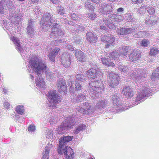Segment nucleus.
<instances>
[{
    "label": "nucleus",
    "instance_id": "obj_24",
    "mask_svg": "<svg viewBox=\"0 0 159 159\" xmlns=\"http://www.w3.org/2000/svg\"><path fill=\"white\" fill-rule=\"evenodd\" d=\"M72 138H71V137L70 136H63V137L59 139V147H64L66 143L69 141H71Z\"/></svg>",
    "mask_w": 159,
    "mask_h": 159
},
{
    "label": "nucleus",
    "instance_id": "obj_9",
    "mask_svg": "<svg viewBox=\"0 0 159 159\" xmlns=\"http://www.w3.org/2000/svg\"><path fill=\"white\" fill-rule=\"evenodd\" d=\"M89 89L90 92H102L104 87L101 80H95L91 81L89 83Z\"/></svg>",
    "mask_w": 159,
    "mask_h": 159
},
{
    "label": "nucleus",
    "instance_id": "obj_5",
    "mask_svg": "<svg viewBox=\"0 0 159 159\" xmlns=\"http://www.w3.org/2000/svg\"><path fill=\"white\" fill-rule=\"evenodd\" d=\"M48 103V106L52 108H55L56 105L62 100V96L58 94L56 90H51L47 94Z\"/></svg>",
    "mask_w": 159,
    "mask_h": 159
},
{
    "label": "nucleus",
    "instance_id": "obj_8",
    "mask_svg": "<svg viewBox=\"0 0 159 159\" xmlns=\"http://www.w3.org/2000/svg\"><path fill=\"white\" fill-rule=\"evenodd\" d=\"M109 17L111 20H103V22L110 29H113L115 27L112 20L119 23L124 18L123 16L115 14H111Z\"/></svg>",
    "mask_w": 159,
    "mask_h": 159
},
{
    "label": "nucleus",
    "instance_id": "obj_34",
    "mask_svg": "<svg viewBox=\"0 0 159 159\" xmlns=\"http://www.w3.org/2000/svg\"><path fill=\"white\" fill-rule=\"evenodd\" d=\"M106 101L104 100H100V101L97 104L95 107V110H102L105 108L106 105Z\"/></svg>",
    "mask_w": 159,
    "mask_h": 159
},
{
    "label": "nucleus",
    "instance_id": "obj_57",
    "mask_svg": "<svg viewBox=\"0 0 159 159\" xmlns=\"http://www.w3.org/2000/svg\"><path fill=\"white\" fill-rule=\"evenodd\" d=\"M45 130L46 131H48V132L47 134L48 136H49V137H51V136H52V135L53 134H54V133L53 132V131L52 130H49V129L47 128H46Z\"/></svg>",
    "mask_w": 159,
    "mask_h": 159
},
{
    "label": "nucleus",
    "instance_id": "obj_56",
    "mask_svg": "<svg viewBox=\"0 0 159 159\" xmlns=\"http://www.w3.org/2000/svg\"><path fill=\"white\" fill-rule=\"evenodd\" d=\"M58 13L61 15H63L65 13V10L63 7H58Z\"/></svg>",
    "mask_w": 159,
    "mask_h": 159
},
{
    "label": "nucleus",
    "instance_id": "obj_50",
    "mask_svg": "<svg viewBox=\"0 0 159 159\" xmlns=\"http://www.w3.org/2000/svg\"><path fill=\"white\" fill-rule=\"evenodd\" d=\"M75 31L77 33H80L84 31V27L80 25H77L75 29Z\"/></svg>",
    "mask_w": 159,
    "mask_h": 159
},
{
    "label": "nucleus",
    "instance_id": "obj_6",
    "mask_svg": "<svg viewBox=\"0 0 159 159\" xmlns=\"http://www.w3.org/2000/svg\"><path fill=\"white\" fill-rule=\"evenodd\" d=\"M142 86H140L141 88L140 90L138 91L137 96L136 97L135 102L133 105H137L139 103L140 101H143L145 98L150 96V93H152V90L149 86L141 84Z\"/></svg>",
    "mask_w": 159,
    "mask_h": 159
},
{
    "label": "nucleus",
    "instance_id": "obj_43",
    "mask_svg": "<svg viewBox=\"0 0 159 159\" xmlns=\"http://www.w3.org/2000/svg\"><path fill=\"white\" fill-rule=\"evenodd\" d=\"M159 52V51L157 48L152 47L150 50L149 54L151 56H155Z\"/></svg>",
    "mask_w": 159,
    "mask_h": 159
},
{
    "label": "nucleus",
    "instance_id": "obj_53",
    "mask_svg": "<svg viewBox=\"0 0 159 159\" xmlns=\"http://www.w3.org/2000/svg\"><path fill=\"white\" fill-rule=\"evenodd\" d=\"M124 8L120 7L116 9V13L119 14H122L124 13Z\"/></svg>",
    "mask_w": 159,
    "mask_h": 159
},
{
    "label": "nucleus",
    "instance_id": "obj_37",
    "mask_svg": "<svg viewBox=\"0 0 159 159\" xmlns=\"http://www.w3.org/2000/svg\"><path fill=\"white\" fill-rule=\"evenodd\" d=\"M15 111L18 114L22 115L24 114L25 109L23 105H19L16 106Z\"/></svg>",
    "mask_w": 159,
    "mask_h": 159
},
{
    "label": "nucleus",
    "instance_id": "obj_54",
    "mask_svg": "<svg viewBox=\"0 0 159 159\" xmlns=\"http://www.w3.org/2000/svg\"><path fill=\"white\" fill-rule=\"evenodd\" d=\"M87 16L91 20H94L96 17V15L94 13H89L88 14Z\"/></svg>",
    "mask_w": 159,
    "mask_h": 159
},
{
    "label": "nucleus",
    "instance_id": "obj_59",
    "mask_svg": "<svg viewBox=\"0 0 159 159\" xmlns=\"http://www.w3.org/2000/svg\"><path fill=\"white\" fill-rule=\"evenodd\" d=\"M71 17L74 20H78V17L74 13L71 15Z\"/></svg>",
    "mask_w": 159,
    "mask_h": 159
},
{
    "label": "nucleus",
    "instance_id": "obj_29",
    "mask_svg": "<svg viewBox=\"0 0 159 159\" xmlns=\"http://www.w3.org/2000/svg\"><path fill=\"white\" fill-rule=\"evenodd\" d=\"M86 98L85 95L82 93H79L76 96H72L71 99L73 102H79Z\"/></svg>",
    "mask_w": 159,
    "mask_h": 159
},
{
    "label": "nucleus",
    "instance_id": "obj_20",
    "mask_svg": "<svg viewBox=\"0 0 159 159\" xmlns=\"http://www.w3.org/2000/svg\"><path fill=\"white\" fill-rule=\"evenodd\" d=\"M77 111L82 113L83 114L86 115L91 114L94 112L96 110L95 108H93L91 106H89L88 108L85 109V108H82L79 107L76 108Z\"/></svg>",
    "mask_w": 159,
    "mask_h": 159
},
{
    "label": "nucleus",
    "instance_id": "obj_61",
    "mask_svg": "<svg viewBox=\"0 0 159 159\" xmlns=\"http://www.w3.org/2000/svg\"><path fill=\"white\" fill-rule=\"evenodd\" d=\"M89 104V103L88 102H85L84 103L83 105V108H85V109L88 108L89 106H91Z\"/></svg>",
    "mask_w": 159,
    "mask_h": 159
},
{
    "label": "nucleus",
    "instance_id": "obj_16",
    "mask_svg": "<svg viewBox=\"0 0 159 159\" xmlns=\"http://www.w3.org/2000/svg\"><path fill=\"white\" fill-rule=\"evenodd\" d=\"M68 85L70 86L69 89L71 93H74L75 90L76 91H78L81 89V85L78 81H75V83L71 80L69 81L68 82Z\"/></svg>",
    "mask_w": 159,
    "mask_h": 159
},
{
    "label": "nucleus",
    "instance_id": "obj_10",
    "mask_svg": "<svg viewBox=\"0 0 159 159\" xmlns=\"http://www.w3.org/2000/svg\"><path fill=\"white\" fill-rule=\"evenodd\" d=\"M107 75L109 86L112 88H115L119 83L118 76L114 72L109 71L107 72Z\"/></svg>",
    "mask_w": 159,
    "mask_h": 159
},
{
    "label": "nucleus",
    "instance_id": "obj_28",
    "mask_svg": "<svg viewBox=\"0 0 159 159\" xmlns=\"http://www.w3.org/2000/svg\"><path fill=\"white\" fill-rule=\"evenodd\" d=\"M53 147V145L51 144H48L46 146L45 150L44 151L43 154V156L42 159H48L49 154V151Z\"/></svg>",
    "mask_w": 159,
    "mask_h": 159
},
{
    "label": "nucleus",
    "instance_id": "obj_38",
    "mask_svg": "<svg viewBox=\"0 0 159 159\" xmlns=\"http://www.w3.org/2000/svg\"><path fill=\"white\" fill-rule=\"evenodd\" d=\"M120 48V53L124 56H125L130 50V48L129 46H126Z\"/></svg>",
    "mask_w": 159,
    "mask_h": 159
},
{
    "label": "nucleus",
    "instance_id": "obj_45",
    "mask_svg": "<svg viewBox=\"0 0 159 159\" xmlns=\"http://www.w3.org/2000/svg\"><path fill=\"white\" fill-rule=\"evenodd\" d=\"M141 26L139 25H134L132 26V28H130L131 30V33L133 32H135L136 31L139 30L141 29Z\"/></svg>",
    "mask_w": 159,
    "mask_h": 159
},
{
    "label": "nucleus",
    "instance_id": "obj_33",
    "mask_svg": "<svg viewBox=\"0 0 159 159\" xmlns=\"http://www.w3.org/2000/svg\"><path fill=\"white\" fill-rule=\"evenodd\" d=\"M5 5H6L9 12H12L15 10V7L13 5L12 2L10 0H3Z\"/></svg>",
    "mask_w": 159,
    "mask_h": 159
},
{
    "label": "nucleus",
    "instance_id": "obj_30",
    "mask_svg": "<svg viewBox=\"0 0 159 159\" xmlns=\"http://www.w3.org/2000/svg\"><path fill=\"white\" fill-rule=\"evenodd\" d=\"M119 97V94L117 93H115L112 96V102L115 107H118L120 105L121 106L120 103Z\"/></svg>",
    "mask_w": 159,
    "mask_h": 159
},
{
    "label": "nucleus",
    "instance_id": "obj_60",
    "mask_svg": "<svg viewBox=\"0 0 159 159\" xmlns=\"http://www.w3.org/2000/svg\"><path fill=\"white\" fill-rule=\"evenodd\" d=\"M10 104L8 102H4L3 104V106L4 107L6 108L7 109H8L10 108Z\"/></svg>",
    "mask_w": 159,
    "mask_h": 159
},
{
    "label": "nucleus",
    "instance_id": "obj_26",
    "mask_svg": "<svg viewBox=\"0 0 159 159\" xmlns=\"http://www.w3.org/2000/svg\"><path fill=\"white\" fill-rule=\"evenodd\" d=\"M140 53L136 50H134L129 54V58L132 61L137 60L140 57Z\"/></svg>",
    "mask_w": 159,
    "mask_h": 159
},
{
    "label": "nucleus",
    "instance_id": "obj_2",
    "mask_svg": "<svg viewBox=\"0 0 159 159\" xmlns=\"http://www.w3.org/2000/svg\"><path fill=\"white\" fill-rule=\"evenodd\" d=\"M119 55L118 51H116L107 54L105 57L101 58L102 63L104 65L108 66H114L117 67L121 72L125 73L128 71L129 70L128 67L123 65L121 63L117 62L116 63L114 64L113 60H115L116 62L118 61Z\"/></svg>",
    "mask_w": 159,
    "mask_h": 159
},
{
    "label": "nucleus",
    "instance_id": "obj_58",
    "mask_svg": "<svg viewBox=\"0 0 159 159\" xmlns=\"http://www.w3.org/2000/svg\"><path fill=\"white\" fill-rule=\"evenodd\" d=\"M81 40V38H75L73 39V42L75 43H79Z\"/></svg>",
    "mask_w": 159,
    "mask_h": 159
},
{
    "label": "nucleus",
    "instance_id": "obj_1",
    "mask_svg": "<svg viewBox=\"0 0 159 159\" xmlns=\"http://www.w3.org/2000/svg\"><path fill=\"white\" fill-rule=\"evenodd\" d=\"M29 63L32 70L34 71V74L36 75L39 74L40 75L43 74L48 79L51 78L53 76L52 72L46 70L47 66L44 61L37 57H34L29 61Z\"/></svg>",
    "mask_w": 159,
    "mask_h": 159
},
{
    "label": "nucleus",
    "instance_id": "obj_11",
    "mask_svg": "<svg viewBox=\"0 0 159 159\" xmlns=\"http://www.w3.org/2000/svg\"><path fill=\"white\" fill-rule=\"evenodd\" d=\"M58 152L60 154L64 153L65 158L67 159H73L74 152L72 149L70 147L66 145L63 147H59Z\"/></svg>",
    "mask_w": 159,
    "mask_h": 159
},
{
    "label": "nucleus",
    "instance_id": "obj_17",
    "mask_svg": "<svg viewBox=\"0 0 159 159\" xmlns=\"http://www.w3.org/2000/svg\"><path fill=\"white\" fill-rule=\"evenodd\" d=\"M101 40L102 42H107V44L106 45V48H108L110 46V44L114 42L115 39L112 35L105 34L102 37Z\"/></svg>",
    "mask_w": 159,
    "mask_h": 159
},
{
    "label": "nucleus",
    "instance_id": "obj_13",
    "mask_svg": "<svg viewBox=\"0 0 159 159\" xmlns=\"http://www.w3.org/2000/svg\"><path fill=\"white\" fill-rule=\"evenodd\" d=\"M61 62L65 68L69 67L70 65L71 59L73 56L66 53H64L61 56Z\"/></svg>",
    "mask_w": 159,
    "mask_h": 159
},
{
    "label": "nucleus",
    "instance_id": "obj_3",
    "mask_svg": "<svg viewBox=\"0 0 159 159\" xmlns=\"http://www.w3.org/2000/svg\"><path fill=\"white\" fill-rule=\"evenodd\" d=\"M53 15L49 13H46L43 15L41 19L42 23H45L52 24V32L50 34V37L51 38H57L58 36H62L64 34L62 31L59 27V25L56 22L55 20L53 19Z\"/></svg>",
    "mask_w": 159,
    "mask_h": 159
},
{
    "label": "nucleus",
    "instance_id": "obj_40",
    "mask_svg": "<svg viewBox=\"0 0 159 159\" xmlns=\"http://www.w3.org/2000/svg\"><path fill=\"white\" fill-rule=\"evenodd\" d=\"M86 127V125L85 124L79 125L75 130L74 131L75 134H77L79 133L81 131L84 130Z\"/></svg>",
    "mask_w": 159,
    "mask_h": 159
},
{
    "label": "nucleus",
    "instance_id": "obj_23",
    "mask_svg": "<svg viewBox=\"0 0 159 159\" xmlns=\"http://www.w3.org/2000/svg\"><path fill=\"white\" fill-rule=\"evenodd\" d=\"M75 55L77 60L81 62L86 61V58L84 54L81 51L76 50H75Z\"/></svg>",
    "mask_w": 159,
    "mask_h": 159
},
{
    "label": "nucleus",
    "instance_id": "obj_64",
    "mask_svg": "<svg viewBox=\"0 0 159 159\" xmlns=\"http://www.w3.org/2000/svg\"><path fill=\"white\" fill-rule=\"evenodd\" d=\"M52 2L55 4H57L58 3L59 0H51Z\"/></svg>",
    "mask_w": 159,
    "mask_h": 159
},
{
    "label": "nucleus",
    "instance_id": "obj_49",
    "mask_svg": "<svg viewBox=\"0 0 159 159\" xmlns=\"http://www.w3.org/2000/svg\"><path fill=\"white\" fill-rule=\"evenodd\" d=\"M149 44V41L148 39H143L140 43L141 46L144 47H147Z\"/></svg>",
    "mask_w": 159,
    "mask_h": 159
},
{
    "label": "nucleus",
    "instance_id": "obj_63",
    "mask_svg": "<svg viewBox=\"0 0 159 159\" xmlns=\"http://www.w3.org/2000/svg\"><path fill=\"white\" fill-rule=\"evenodd\" d=\"M100 28L102 31H106L107 28L106 26L102 25L100 26Z\"/></svg>",
    "mask_w": 159,
    "mask_h": 159
},
{
    "label": "nucleus",
    "instance_id": "obj_62",
    "mask_svg": "<svg viewBox=\"0 0 159 159\" xmlns=\"http://www.w3.org/2000/svg\"><path fill=\"white\" fill-rule=\"evenodd\" d=\"M66 48L71 51H73L74 50V48L72 46L70 45H67L66 46Z\"/></svg>",
    "mask_w": 159,
    "mask_h": 159
},
{
    "label": "nucleus",
    "instance_id": "obj_19",
    "mask_svg": "<svg viewBox=\"0 0 159 159\" xmlns=\"http://www.w3.org/2000/svg\"><path fill=\"white\" fill-rule=\"evenodd\" d=\"M34 76L35 75V77H36L37 78L35 79V84L36 86L38 87L39 88H45V82L43 79L42 78V75H39L38 74V75H36V74H34Z\"/></svg>",
    "mask_w": 159,
    "mask_h": 159
},
{
    "label": "nucleus",
    "instance_id": "obj_31",
    "mask_svg": "<svg viewBox=\"0 0 159 159\" xmlns=\"http://www.w3.org/2000/svg\"><path fill=\"white\" fill-rule=\"evenodd\" d=\"M59 50L60 49L59 48H55L49 53L48 57L50 61H54L55 58L58 54Z\"/></svg>",
    "mask_w": 159,
    "mask_h": 159
},
{
    "label": "nucleus",
    "instance_id": "obj_46",
    "mask_svg": "<svg viewBox=\"0 0 159 159\" xmlns=\"http://www.w3.org/2000/svg\"><path fill=\"white\" fill-rule=\"evenodd\" d=\"M59 121L58 118L57 117L52 116L49 120L50 124L52 125H54Z\"/></svg>",
    "mask_w": 159,
    "mask_h": 159
},
{
    "label": "nucleus",
    "instance_id": "obj_22",
    "mask_svg": "<svg viewBox=\"0 0 159 159\" xmlns=\"http://www.w3.org/2000/svg\"><path fill=\"white\" fill-rule=\"evenodd\" d=\"M122 93L126 98H131L134 96V92L129 86L125 87L123 89Z\"/></svg>",
    "mask_w": 159,
    "mask_h": 159
},
{
    "label": "nucleus",
    "instance_id": "obj_21",
    "mask_svg": "<svg viewBox=\"0 0 159 159\" xmlns=\"http://www.w3.org/2000/svg\"><path fill=\"white\" fill-rule=\"evenodd\" d=\"M112 9L111 5L104 3L101 5L100 11L102 14H107L111 12Z\"/></svg>",
    "mask_w": 159,
    "mask_h": 159
},
{
    "label": "nucleus",
    "instance_id": "obj_35",
    "mask_svg": "<svg viewBox=\"0 0 159 159\" xmlns=\"http://www.w3.org/2000/svg\"><path fill=\"white\" fill-rule=\"evenodd\" d=\"M41 30L43 32H46L48 31L49 29V28L51 27L52 28V24L43 23H42L41 22Z\"/></svg>",
    "mask_w": 159,
    "mask_h": 159
},
{
    "label": "nucleus",
    "instance_id": "obj_36",
    "mask_svg": "<svg viewBox=\"0 0 159 159\" xmlns=\"http://www.w3.org/2000/svg\"><path fill=\"white\" fill-rule=\"evenodd\" d=\"M150 34L145 31H139L137 33L135 34L134 37L135 38H141L149 36Z\"/></svg>",
    "mask_w": 159,
    "mask_h": 159
},
{
    "label": "nucleus",
    "instance_id": "obj_14",
    "mask_svg": "<svg viewBox=\"0 0 159 159\" xmlns=\"http://www.w3.org/2000/svg\"><path fill=\"white\" fill-rule=\"evenodd\" d=\"M57 85L59 92L62 95L67 93V88L65 81L62 79H59L57 82Z\"/></svg>",
    "mask_w": 159,
    "mask_h": 159
},
{
    "label": "nucleus",
    "instance_id": "obj_18",
    "mask_svg": "<svg viewBox=\"0 0 159 159\" xmlns=\"http://www.w3.org/2000/svg\"><path fill=\"white\" fill-rule=\"evenodd\" d=\"M34 25L33 20L30 19L28 21L27 30L28 34L32 37L34 34Z\"/></svg>",
    "mask_w": 159,
    "mask_h": 159
},
{
    "label": "nucleus",
    "instance_id": "obj_48",
    "mask_svg": "<svg viewBox=\"0 0 159 159\" xmlns=\"http://www.w3.org/2000/svg\"><path fill=\"white\" fill-rule=\"evenodd\" d=\"M22 17L21 15L15 17L13 18V19L12 20L11 22L14 24H17Z\"/></svg>",
    "mask_w": 159,
    "mask_h": 159
},
{
    "label": "nucleus",
    "instance_id": "obj_41",
    "mask_svg": "<svg viewBox=\"0 0 159 159\" xmlns=\"http://www.w3.org/2000/svg\"><path fill=\"white\" fill-rule=\"evenodd\" d=\"M5 6L3 0L1 1L0 2V13H1L3 14L6 12L7 7Z\"/></svg>",
    "mask_w": 159,
    "mask_h": 159
},
{
    "label": "nucleus",
    "instance_id": "obj_25",
    "mask_svg": "<svg viewBox=\"0 0 159 159\" xmlns=\"http://www.w3.org/2000/svg\"><path fill=\"white\" fill-rule=\"evenodd\" d=\"M87 41L92 43H96L98 40L97 37L91 32H88L86 35Z\"/></svg>",
    "mask_w": 159,
    "mask_h": 159
},
{
    "label": "nucleus",
    "instance_id": "obj_15",
    "mask_svg": "<svg viewBox=\"0 0 159 159\" xmlns=\"http://www.w3.org/2000/svg\"><path fill=\"white\" fill-rule=\"evenodd\" d=\"M99 72V69L97 66L91 68L86 72L88 78L89 80L95 79L97 77Z\"/></svg>",
    "mask_w": 159,
    "mask_h": 159
},
{
    "label": "nucleus",
    "instance_id": "obj_12",
    "mask_svg": "<svg viewBox=\"0 0 159 159\" xmlns=\"http://www.w3.org/2000/svg\"><path fill=\"white\" fill-rule=\"evenodd\" d=\"M10 38L11 40H12L14 43L16 49L18 50L19 52L22 53H21V55H23L26 58L27 56H24V54H25L26 55V53H28V51H29V50L27 51V47H24V49H23V48H22L20 46L21 42L19 38L14 36L11 37Z\"/></svg>",
    "mask_w": 159,
    "mask_h": 159
},
{
    "label": "nucleus",
    "instance_id": "obj_42",
    "mask_svg": "<svg viewBox=\"0 0 159 159\" xmlns=\"http://www.w3.org/2000/svg\"><path fill=\"white\" fill-rule=\"evenodd\" d=\"M75 77L77 80L82 82H84L87 79L86 77L82 74H77Z\"/></svg>",
    "mask_w": 159,
    "mask_h": 159
},
{
    "label": "nucleus",
    "instance_id": "obj_51",
    "mask_svg": "<svg viewBox=\"0 0 159 159\" xmlns=\"http://www.w3.org/2000/svg\"><path fill=\"white\" fill-rule=\"evenodd\" d=\"M85 7L86 9L90 11H92L94 8L93 6L88 2L85 3Z\"/></svg>",
    "mask_w": 159,
    "mask_h": 159
},
{
    "label": "nucleus",
    "instance_id": "obj_39",
    "mask_svg": "<svg viewBox=\"0 0 159 159\" xmlns=\"http://www.w3.org/2000/svg\"><path fill=\"white\" fill-rule=\"evenodd\" d=\"M158 78H159V67L155 70L151 77V79L153 81H155Z\"/></svg>",
    "mask_w": 159,
    "mask_h": 159
},
{
    "label": "nucleus",
    "instance_id": "obj_7",
    "mask_svg": "<svg viewBox=\"0 0 159 159\" xmlns=\"http://www.w3.org/2000/svg\"><path fill=\"white\" fill-rule=\"evenodd\" d=\"M143 70L140 68H136L135 71L129 72L128 73V76L130 79L133 80L136 83H141L144 80L146 75L142 74Z\"/></svg>",
    "mask_w": 159,
    "mask_h": 159
},
{
    "label": "nucleus",
    "instance_id": "obj_4",
    "mask_svg": "<svg viewBox=\"0 0 159 159\" xmlns=\"http://www.w3.org/2000/svg\"><path fill=\"white\" fill-rule=\"evenodd\" d=\"M78 118L76 116H70L65 120L62 124L56 129L57 134H63L69 129H71L73 126L78 124L77 120Z\"/></svg>",
    "mask_w": 159,
    "mask_h": 159
},
{
    "label": "nucleus",
    "instance_id": "obj_27",
    "mask_svg": "<svg viewBox=\"0 0 159 159\" xmlns=\"http://www.w3.org/2000/svg\"><path fill=\"white\" fill-rule=\"evenodd\" d=\"M157 19V16H151L149 17L146 18L145 23L147 25H154L156 23Z\"/></svg>",
    "mask_w": 159,
    "mask_h": 159
},
{
    "label": "nucleus",
    "instance_id": "obj_47",
    "mask_svg": "<svg viewBox=\"0 0 159 159\" xmlns=\"http://www.w3.org/2000/svg\"><path fill=\"white\" fill-rule=\"evenodd\" d=\"M146 6H142L138 8V12L139 13L142 15L146 12Z\"/></svg>",
    "mask_w": 159,
    "mask_h": 159
},
{
    "label": "nucleus",
    "instance_id": "obj_52",
    "mask_svg": "<svg viewBox=\"0 0 159 159\" xmlns=\"http://www.w3.org/2000/svg\"><path fill=\"white\" fill-rule=\"evenodd\" d=\"M147 10L150 14H153L155 13V11L154 8L151 7H148Z\"/></svg>",
    "mask_w": 159,
    "mask_h": 159
},
{
    "label": "nucleus",
    "instance_id": "obj_55",
    "mask_svg": "<svg viewBox=\"0 0 159 159\" xmlns=\"http://www.w3.org/2000/svg\"><path fill=\"white\" fill-rule=\"evenodd\" d=\"M35 129V126L34 125H30L28 127V130L30 132L34 131Z\"/></svg>",
    "mask_w": 159,
    "mask_h": 159
},
{
    "label": "nucleus",
    "instance_id": "obj_44",
    "mask_svg": "<svg viewBox=\"0 0 159 159\" xmlns=\"http://www.w3.org/2000/svg\"><path fill=\"white\" fill-rule=\"evenodd\" d=\"M124 18L127 21H131L133 19L131 14L129 12H127L124 16Z\"/></svg>",
    "mask_w": 159,
    "mask_h": 159
},
{
    "label": "nucleus",
    "instance_id": "obj_32",
    "mask_svg": "<svg viewBox=\"0 0 159 159\" xmlns=\"http://www.w3.org/2000/svg\"><path fill=\"white\" fill-rule=\"evenodd\" d=\"M131 30L129 28L124 27L117 30V33L120 35H124L131 33Z\"/></svg>",
    "mask_w": 159,
    "mask_h": 159
}]
</instances>
